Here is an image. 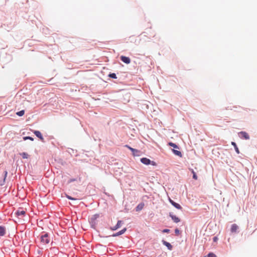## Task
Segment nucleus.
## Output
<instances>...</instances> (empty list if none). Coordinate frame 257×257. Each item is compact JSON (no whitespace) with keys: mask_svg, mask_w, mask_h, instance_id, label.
I'll list each match as a JSON object with an SVG mask.
<instances>
[{"mask_svg":"<svg viewBox=\"0 0 257 257\" xmlns=\"http://www.w3.org/2000/svg\"><path fill=\"white\" fill-rule=\"evenodd\" d=\"M138 153H137L136 152H134V153H133V156H138Z\"/></svg>","mask_w":257,"mask_h":257,"instance_id":"29","label":"nucleus"},{"mask_svg":"<svg viewBox=\"0 0 257 257\" xmlns=\"http://www.w3.org/2000/svg\"><path fill=\"white\" fill-rule=\"evenodd\" d=\"M109 76L112 78H114V79L116 78V76L115 73H111L109 75Z\"/></svg>","mask_w":257,"mask_h":257,"instance_id":"23","label":"nucleus"},{"mask_svg":"<svg viewBox=\"0 0 257 257\" xmlns=\"http://www.w3.org/2000/svg\"><path fill=\"white\" fill-rule=\"evenodd\" d=\"M240 137L243 138L245 140H248L249 139V136L247 133L245 132H241L239 133Z\"/></svg>","mask_w":257,"mask_h":257,"instance_id":"5","label":"nucleus"},{"mask_svg":"<svg viewBox=\"0 0 257 257\" xmlns=\"http://www.w3.org/2000/svg\"><path fill=\"white\" fill-rule=\"evenodd\" d=\"M121 223H122V221L121 220H118L117 221L116 225L115 226H114V227L111 228V230H115L117 229L118 228H119L120 227Z\"/></svg>","mask_w":257,"mask_h":257,"instance_id":"9","label":"nucleus"},{"mask_svg":"<svg viewBox=\"0 0 257 257\" xmlns=\"http://www.w3.org/2000/svg\"><path fill=\"white\" fill-rule=\"evenodd\" d=\"M16 214L17 216H24L26 214V211L22 209H19Z\"/></svg>","mask_w":257,"mask_h":257,"instance_id":"10","label":"nucleus"},{"mask_svg":"<svg viewBox=\"0 0 257 257\" xmlns=\"http://www.w3.org/2000/svg\"><path fill=\"white\" fill-rule=\"evenodd\" d=\"M207 257H217V256L214 253L210 252L208 254Z\"/></svg>","mask_w":257,"mask_h":257,"instance_id":"22","label":"nucleus"},{"mask_svg":"<svg viewBox=\"0 0 257 257\" xmlns=\"http://www.w3.org/2000/svg\"><path fill=\"white\" fill-rule=\"evenodd\" d=\"M141 162L146 165L151 164L153 166H156L157 164L154 161H151L150 159L147 158H143L141 159Z\"/></svg>","mask_w":257,"mask_h":257,"instance_id":"1","label":"nucleus"},{"mask_svg":"<svg viewBox=\"0 0 257 257\" xmlns=\"http://www.w3.org/2000/svg\"><path fill=\"white\" fill-rule=\"evenodd\" d=\"M41 241L44 244L48 243L50 241V239L47 234H45L41 237Z\"/></svg>","mask_w":257,"mask_h":257,"instance_id":"2","label":"nucleus"},{"mask_svg":"<svg viewBox=\"0 0 257 257\" xmlns=\"http://www.w3.org/2000/svg\"><path fill=\"white\" fill-rule=\"evenodd\" d=\"M144 203H140L139 204H138L137 205V206L136 208V211L138 212V211H141L142 209H143V208H144Z\"/></svg>","mask_w":257,"mask_h":257,"instance_id":"13","label":"nucleus"},{"mask_svg":"<svg viewBox=\"0 0 257 257\" xmlns=\"http://www.w3.org/2000/svg\"><path fill=\"white\" fill-rule=\"evenodd\" d=\"M126 230V228H123V229H122L121 230H120V231H118V232H116V233H115V234H113L112 235V236H119V235H121V234H122L124 233L125 232Z\"/></svg>","mask_w":257,"mask_h":257,"instance_id":"12","label":"nucleus"},{"mask_svg":"<svg viewBox=\"0 0 257 257\" xmlns=\"http://www.w3.org/2000/svg\"><path fill=\"white\" fill-rule=\"evenodd\" d=\"M6 233V228L0 226V236H4Z\"/></svg>","mask_w":257,"mask_h":257,"instance_id":"14","label":"nucleus"},{"mask_svg":"<svg viewBox=\"0 0 257 257\" xmlns=\"http://www.w3.org/2000/svg\"><path fill=\"white\" fill-rule=\"evenodd\" d=\"M162 231L163 232L169 233L170 232V230L168 229H165Z\"/></svg>","mask_w":257,"mask_h":257,"instance_id":"26","label":"nucleus"},{"mask_svg":"<svg viewBox=\"0 0 257 257\" xmlns=\"http://www.w3.org/2000/svg\"><path fill=\"white\" fill-rule=\"evenodd\" d=\"M175 232L176 234H179L180 233V230L178 228H176L175 230Z\"/></svg>","mask_w":257,"mask_h":257,"instance_id":"25","label":"nucleus"},{"mask_svg":"<svg viewBox=\"0 0 257 257\" xmlns=\"http://www.w3.org/2000/svg\"><path fill=\"white\" fill-rule=\"evenodd\" d=\"M120 60L125 64H129L131 62V59L129 57L121 56L120 57Z\"/></svg>","mask_w":257,"mask_h":257,"instance_id":"3","label":"nucleus"},{"mask_svg":"<svg viewBox=\"0 0 257 257\" xmlns=\"http://www.w3.org/2000/svg\"><path fill=\"white\" fill-rule=\"evenodd\" d=\"M238 228V227L236 224H233L231 225L230 230L232 232H236Z\"/></svg>","mask_w":257,"mask_h":257,"instance_id":"11","label":"nucleus"},{"mask_svg":"<svg viewBox=\"0 0 257 257\" xmlns=\"http://www.w3.org/2000/svg\"><path fill=\"white\" fill-rule=\"evenodd\" d=\"M125 147L128 148L129 150H130L132 153H134V152H136L137 153H139V151L137 150V149H134L131 147H130L128 145H126L124 146Z\"/></svg>","mask_w":257,"mask_h":257,"instance_id":"15","label":"nucleus"},{"mask_svg":"<svg viewBox=\"0 0 257 257\" xmlns=\"http://www.w3.org/2000/svg\"><path fill=\"white\" fill-rule=\"evenodd\" d=\"M191 172L193 174V178L195 180H197V176L193 169L191 170Z\"/></svg>","mask_w":257,"mask_h":257,"instance_id":"21","label":"nucleus"},{"mask_svg":"<svg viewBox=\"0 0 257 257\" xmlns=\"http://www.w3.org/2000/svg\"><path fill=\"white\" fill-rule=\"evenodd\" d=\"M67 198L70 200H76V199L69 196V195H67Z\"/></svg>","mask_w":257,"mask_h":257,"instance_id":"27","label":"nucleus"},{"mask_svg":"<svg viewBox=\"0 0 257 257\" xmlns=\"http://www.w3.org/2000/svg\"><path fill=\"white\" fill-rule=\"evenodd\" d=\"M7 174H8L7 171H5V178H4V179H6V177H7Z\"/></svg>","mask_w":257,"mask_h":257,"instance_id":"30","label":"nucleus"},{"mask_svg":"<svg viewBox=\"0 0 257 257\" xmlns=\"http://www.w3.org/2000/svg\"><path fill=\"white\" fill-rule=\"evenodd\" d=\"M231 144L232 145H233L234 147V148H235V151L237 153V154H239V149L238 148H237L236 144L234 143V142H232L231 143Z\"/></svg>","mask_w":257,"mask_h":257,"instance_id":"17","label":"nucleus"},{"mask_svg":"<svg viewBox=\"0 0 257 257\" xmlns=\"http://www.w3.org/2000/svg\"><path fill=\"white\" fill-rule=\"evenodd\" d=\"M20 155L22 157L23 159H27L29 157L28 154L25 152L20 154Z\"/></svg>","mask_w":257,"mask_h":257,"instance_id":"18","label":"nucleus"},{"mask_svg":"<svg viewBox=\"0 0 257 257\" xmlns=\"http://www.w3.org/2000/svg\"><path fill=\"white\" fill-rule=\"evenodd\" d=\"M25 113V111L24 110H21L20 111H18L16 113L17 115L22 116H23Z\"/></svg>","mask_w":257,"mask_h":257,"instance_id":"20","label":"nucleus"},{"mask_svg":"<svg viewBox=\"0 0 257 257\" xmlns=\"http://www.w3.org/2000/svg\"><path fill=\"white\" fill-rule=\"evenodd\" d=\"M27 139L30 140L31 141H33L34 140L33 138L31 137H25L24 138V140H26Z\"/></svg>","mask_w":257,"mask_h":257,"instance_id":"24","label":"nucleus"},{"mask_svg":"<svg viewBox=\"0 0 257 257\" xmlns=\"http://www.w3.org/2000/svg\"><path fill=\"white\" fill-rule=\"evenodd\" d=\"M203 257H205V256H203Z\"/></svg>","mask_w":257,"mask_h":257,"instance_id":"31","label":"nucleus"},{"mask_svg":"<svg viewBox=\"0 0 257 257\" xmlns=\"http://www.w3.org/2000/svg\"><path fill=\"white\" fill-rule=\"evenodd\" d=\"M173 152L174 153V154H175L176 155L179 156V157H182V153L180 151L173 149Z\"/></svg>","mask_w":257,"mask_h":257,"instance_id":"16","label":"nucleus"},{"mask_svg":"<svg viewBox=\"0 0 257 257\" xmlns=\"http://www.w3.org/2000/svg\"><path fill=\"white\" fill-rule=\"evenodd\" d=\"M169 202L171 203V204L174 206L175 208H176L178 209H182V207L181 206V205L176 202H175L174 201H173L170 198L169 199Z\"/></svg>","mask_w":257,"mask_h":257,"instance_id":"4","label":"nucleus"},{"mask_svg":"<svg viewBox=\"0 0 257 257\" xmlns=\"http://www.w3.org/2000/svg\"><path fill=\"white\" fill-rule=\"evenodd\" d=\"M162 243L164 245L167 247L168 249L170 250L172 249V245L169 242L163 240H162Z\"/></svg>","mask_w":257,"mask_h":257,"instance_id":"8","label":"nucleus"},{"mask_svg":"<svg viewBox=\"0 0 257 257\" xmlns=\"http://www.w3.org/2000/svg\"><path fill=\"white\" fill-rule=\"evenodd\" d=\"M213 241H214V242L217 241V240H218V238H217V237H216V236H214V237H213Z\"/></svg>","mask_w":257,"mask_h":257,"instance_id":"28","label":"nucleus"},{"mask_svg":"<svg viewBox=\"0 0 257 257\" xmlns=\"http://www.w3.org/2000/svg\"><path fill=\"white\" fill-rule=\"evenodd\" d=\"M34 133L35 134V135L38 137L39 138L41 141H44V138L42 136V134L40 132L38 131H35Z\"/></svg>","mask_w":257,"mask_h":257,"instance_id":"7","label":"nucleus"},{"mask_svg":"<svg viewBox=\"0 0 257 257\" xmlns=\"http://www.w3.org/2000/svg\"><path fill=\"white\" fill-rule=\"evenodd\" d=\"M168 145L172 147L175 149H178V147L175 144H174L173 143L170 142V143H169Z\"/></svg>","mask_w":257,"mask_h":257,"instance_id":"19","label":"nucleus"},{"mask_svg":"<svg viewBox=\"0 0 257 257\" xmlns=\"http://www.w3.org/2000/svg\"><path fill=\"white\" fill-rule=\"evenodd\" d=\"M169 215L171 217L172 219L174 221V222L178 223V222H180V219H179V218L178 217L176 216L175 215H173L172 213H170Z\"/></svg>","mask_w":257,"mask_h":257,"instance_id":"6","label":"nucleus"}]
</instances>
